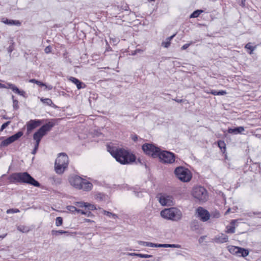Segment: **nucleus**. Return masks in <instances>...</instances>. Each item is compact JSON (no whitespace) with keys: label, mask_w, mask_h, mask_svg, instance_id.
<instances>
[{"label":"nucleus","mask_w":261,"mask_h":261,"mask_svg":"<svg viewBox=\"0 0 261 261\" xmlns=\"http://www.w3.org/2000/svg\"><path fill=\"white\" fill-rule=\"evenodd\" d=\"M149 247H164V244H154V243L150 242V243Z\"/></svg>","instance_id":"nucleus-40"},{"label":"nucleus","mask_w":261,"mask_h":261,"mask_svg":"<svg viewBox=\"0 0 261 261\" xmlns=\"http://www.w3.org/2000/svg\"><path fill=\"white\" fill-rule=\"evenodd\" d=\"M51 234L53 236H58L60 234H66L67 235L69 234V232L67 231L63 230H51Z\"/></svg>","instance_id":"nucleus-26"},{"label":"nucleus","mask_w":261,"mask_h":261,"mask_svg":"<svg viewBox=\"0 0 261 261\" xmlns=\"http://www.w3.org/2000/svg\"><path fill=\"white\" fill-rule=\"evenodd\" d=\"M17 229L18 231L22 233H28L32 229L29 226L23 225L17 226Z\"/></svg>","instance_id":"nucleus-23"},{"label":"nucleus","mask_w":261,"mask_h":261,"mask_svg":"<svg viewBox=\"0 0 261 261\" xmlns=\"http://www.w3.org/2000/svg\"><path fill=\"white\" fill-rule=\"evenodd\" d=\"M69 80L76 85L78 89H83L86 87V85L83 82L74 77H70Z\"/></svg>","instance_id":"nucleus-16"},{"label":"nucleus","mask_w":261,"mask_h":261,"mask_svg":"<svg viewBox=\"0 0 261 261\" xmlns=\"http://www.w3.org/2000/svg\"><path fill=\"white\" fill-rule=\"evenodd\" d=\"M173 100H174L175 101L177 102H178V103H181V102H182L184 101V99H177V98H175V99H172Z\"/></svg>","instance_id":"nucleus-57"},{"label":"nucleus","mask_w":261,"mask_h":261,"mask_svg":"<svg viewBox=\"0 0 261 261\" xmlns=\"http://www.w3.org/2000/svg\"><path fill=\"white\" fill-rule=\"evenodd\" d=\"M150 242H144V241H139L138 243L140 245H143L145 246L149 247Z\"/></svg>","instance_id":"nucleus-45"},{"label":"nucleus","mask_w":261,"mask_h":261,"mask_svg":"<svg viewBox=\"0 0 261 261\" xmlns=\"http://www.w3.org/2000/svg\"><path fill=\"white\" fill-rule=\"evenodd\" d=\"M29 82L32 83H35L40 87H42L43 86L45 85V83H42L39 81H38L36 79H31L29 80Z\"/></svg>","instance_id":"nucleus-35"},{"label":"nucleus","mask_w":261,"mask_h":261,"mask_svg":"<svg viewBox=\"0 0 261 261\" xmlns=\"http://www.w3.org/2000/svg\"><path fill=\"white\" fill-rule=\"evenodd\" d=\"M240 247H236L234 246H231L229 247V251L233 254H238V250Z\"/></svg>","instance_id":"nucleus-29"},{"label":"nucleus","mask_w":261,"mask_h":261,"mask_svg":"<svg viewBox=\"0 0 261 261\" xmlns=\"http://www.w3.org/2000/svg\"><path fill=\"white\" fill-rule=\"evenodd\" d=\"M214 242L217 243H226L228 241V236L224 233H221L219 236H216L213 239Z\"/></svg>","instance_id":"nucleus-15"},{"label":"nucleus","mask_w":261,"mask_h":261,"mask_svg":"<svg viewBox=\"0 0 261 261\" xmlns=\"http://www.w3.org/2000/svg\"><path fill=\"white\" fill-rule=\"evenodd\" d=\"M13 49L11 46H9L8 48V51L11 53L13 51Z\"/></svg>","instance_id":"nucleus-62"},{"label":"nucleus","mask_w":261,"mask_h":261,"mask_svg":"<svg viewBox=\"0 0 261 261\" xmlns=\"http://www.w3.org/2000/svg\"><path fill=\"white\" fill-rule=\"evenodd\" d=\"M67 208L69 211V212H84L82 210H78L76 207L74 206H67Z\"/></svg>","instance_id":"nucleus-33"},{"label":"nucleus","mask_w":261,"mask_h":261,"mask_svg":"<svg viewBox=\"0 0 261 261\" xmlns=\"http://www.w3.org/2000/svg\"><path fill=\"white\" fill-rule=\"evenodd\" d=\"M218 95H225L227 92L225 90H220L218 92Z\"/></svg>","instance_id":"nucleus-54"},{"label":"nucleus","mask_w":261,"mask_h":261,"mask_svg":"<svg viewBox=\"0 0 261 261\" xmlns=\"http://www.w3.org/2000/svg\"><path fill=\"white\" fill-rule=\"evenodd\" d=\"M76 206L79 207H85L88 211L100 210L101 208H97L94 204H90L87 202H79L76 203Z\"/></svg>","instance_id":"nucleus-14"},{"label":"nucleus","mask_w":261,"mask_h":261,"mask_svg":"<svg viewBox=\"0 0 261 261\" xmlns=\"http://www.w3.org/2000/svg\"><path fill=\"white\" fill-rule=\"evenodd\" d=\"M203 12L202 10H197L194 11L190 16V18H197L201 13Z\"/></svg>","instance_id":"nucleus-32"},{"label":"nucleus","mask_w":261,"mask_h":261,"mask_svg":"<svg viewBox=\"0 0 261 261\" xmlns=\"http://www.w3.org/2000/svg\"><path fill=\"white\" fill-rule=\"evenodd\" d=\"M173 197L169 195L163 194L159 198L160 203L164 206H171L173 204Z\"/></svg>","instance_id":"nucleus-12"},{"label":"nucleus","mask_w":261,"mask_h":261,"mask_svg":"<svg viewBox=\"0 0 261 261\" xmlns=\"http://www.w3.org/2000/svg\"><path fill=\"white\" fill-rule=\"evenodd\" d=\"M6 212H20L19 210L18 209H8L6 211Z\"/></svg>","instance_id":"nucleus-52"},{"label":"nucleus","mask_w":261,"mask_h":261,"mask_svg":"<svg viewBox=\"0 0 261 261\" xmlns=\"http://www.w3.org/2000/svg\"><path fill=\"white\" fill-rule=\"evenodd\" d=\"M95 198L98 201H105L108 199V197L106 194L102 193H98L95 194Z\"/></svg>","instance_id":"nucleus-22"},{"label":"nucleus","mask_w":261,"mask_h":261,"mask_svg":"<svg viewBox=\"0 0 261 261\" xmlns=\"http://www.w3.org/2000/svg\"><path fill=\"white\" fill-rule=\"evenodd\" d=\"M190 229L193 231L199 233V225L197 220H193L190 224Z\"/></svg>","instance_id":"nucleus-20"},{"label":"nucleus","mask_w":261,"mask_h":261,"mask_svg":"<svg viewBox=\"0 0 261 261\" xmlns=\"http://www.w3.org/2000/svg\"><path fill=\"white\" fill-rule=\"evenodd\" d=\"M218 145L223 152L226 150V144L224 141L219 140L218 141Z\"/></svg>","instance_id":"nucleus-31"},{"label":"nucleus","mask_w":261,"mask_h":261,"mask_svg":"<svg viewBox=\"0 0 261 261\" xmlns=\"http://www.w3.org/2000/svg\"><path fill=\"white\" fill-rule=\"evenodd\" d=\"M104 214H106V215L110 218L112 217L115 219L117 218V216L115 213H104Z\"/></svg>","instance_id":"nucleus-48"},{"label":"nucleus","mask_w":261,"mask_h":261,"mask_svg":"<svg viewBox=\"0 0 261 261\" xmlns=\"http://www.w3.org/2000/svg\"><path fill=\"white\" fill-rule=\"evenodd\" d=\"M7 233L0 235V239L1 240L3 239L4 238H5L7 236Z\"/></svg>","instance_id":"nucleus-60"},{"label":"nucleus","mask_w":261,"mask_h":261,"mask_svg":"<svg viewBox=\"0 0 261 261\" xmlns=\"http://www.w3.org/2000/svg\"><path fill=\"white\" fill-rule=\"evenodd\" d=\"M246 0H240L239 1V4L241 6L244 7L245 6Z\"/></svg>","instance_id":"nucleus-53"},{"label":"nucleus","mask_w":261,"mask_h":261,"mask_svg":"<svg viewBox=\"0 0 261 261\" xmlns=\"http://www.w3.org/2000/svg\"><path fill=\"white\" fill-rule=\"evenodd\" d=\"M192 194L195 198L201 202L206 201L208 198L207 190L200 186L194 187L192 190Z\"/></svg>","instance_id":"nucleus-7"},{"label":"nucleus","mask_w":261,"mask_h":261,"mask_svg":"<svg viewBox=\"0 0 261 261\" xmlns=\"http://www.w3.org/2000/svg\"><path fill=\"white\" fill-rule=\"evenodd\" d=\"M245 48L249 49V54H251L253 51L255 49V47L252 46L251 45V43L249 42L245 45Z\"/></svg>","instance_id":"nucleus-36"},{"label":"nucleus","mask_w":261,"mask_h":261,"mask_svg":"<svg viewBox=\"0 0 261 261\" xmlns=\"http://www.w3.org/2000/svg\"><path fill=\"white\" fill-rule=\"evenodd\" d=\"M174 210L175 208L174 207H171L170 208H165L164 210H162L160 212H175Z\"/></svg>","instance_id":"nucleus-43"},{"label":"nucleus","mask_w":261,"mask_h":261,"mask_svg":"<svg viewBox=\"0 0 261 261\" xmlns=\"http://www.w3.org/2000/svg\"><path fill=\"white\" fill-rule=\"evenodd\" d=\"M212 214L211 215L210 213H197L196 216L203 222L207 221L210 217L216 218L220 217V213H212Z\"/></svg>","instance_id":"nucleus-13"},{"label":"nucleus","mask_w":261,"mask_h":261,"mask_svg":"<svg viewBox=\"0 0 261 261\" xmlns=\"http://www.w3.org/2000/svg\"><path fill=\"white\" fill-rule=\"evenodd\" d=\"M68 156L65 153H60L56 160L55 170L57 174H62L68 167Z\"/></svg>","instance_id":"nucleus-4"},{"label":"nucleus","mask_w":261,"mask_h":261,"mask_svg":"<svg viewBox=\"0 0 261 261\" xmlns=\"http://www.w3.org/2000/svg\"><path fill=\"white\" fill-rule=\"evenodd\" d=\"M140 253H129L128 255L130 256H137V255H139Z\"/></svg>","instance_id":"nucleus-59"},{"label":"nucleus","mask_w":261,"mask_h":261,"mask_svg":"<svg viewBox=\"0 0 261 261\" xmlns=\"http://www.w3.org/2000/svg\"><path fill=\"white\" fill-rule=\"evenodd\" d=\"M218 91L215 90H211L210 92H207V93L212 94L214 95H218Z\"/></svg>","instance_id":"nucleus-50"},{"label":"nucleus","mask_w":261,"mask_h":261,"mask_svg":"<svg viewBox=\"0 0 261 261\" xmlns=\"http://www.w3.org/2000/svg\"><path fill=\"white\" fill-rule=\"evenodd\" d=\"M174 174L176 177L182 182H189L192 178L191 171L182 166H179L174 170Z\"/></svg>","instance_id":"nucleus-6"},{"label":"nucleus","mask_w":261,"mask_h":261,"mask_svg":"<svg viewBox=\"0 0 261 261\" xmlns=\"http://www.w3.org/2000/svg\"><path fill=\"white\" fill-rule=\"evenodd\" d=\"M55 123L53 121H49L45 124L43 125L39 129L36 131L33 135V139L35 143L39 144L41 140L47 132H49L55 126Z\"/></svg>","instance_id":"nucleus-5"},{"label":"nucleus","mask_w":261,"mask_h":261,"mask_svg":"<svg viewBox=\"0 0 261 261\" xmlns=\"http://www.w3.org/2000/svg\"><path fill=\"white\" fill-rule=\"evenodd\" d=\"M45 52L46 53H48L49 52V47H46L45 49Z\"/></svg>","instance_id":"nucleus-61"},{"label":"nucleus","mask_w":261,"mask_h":261,"mask_svg":"<svg viewBox=\"0 0 261 261\" xmlns=\"http://www.w3.org/2000/svg\"><path fill=\"white\" fill-rule=\"evenodd\" d=\"M1 21L2 22L4 23L5 24L10 25H15L19 26V25H20V24H21V23L19 20H11V19H8L5 17L2 18Z\"/></svg>","instance_id":"nucleus-18"},{"label":"nucleus","mask_w":261,"mask_h":261,"mask_svg":"<svg viewBox=\"0 0 261 261\" xmlns=\"http://www.w3.org/2000/svg\"><path fill=\"white\" fill-rule=\"evenodd\" d=\"M51 178L56 184H60L61 183V179L60 178H56L55 177H53Z\"/></svg>","instance_id":"nucleus-44"},{"label":"nucleus","mask_w":261,"mask_h":261,"mask_svg":"<svg viewBox=\"0 0 261 261\" xmlns=\"http://www.w3.org/2000/svg\"><path fill=\"white\" fill-rule=\"evenodd\" d=\"M161 216L166 219L177 221L182 218L181 213H160Z\"/></svg>","instance_id":"nucleus-11"},{"label":"nucleus","mask_w":261,"mask_h":261,"mask_svg":"<svg viewBox=\"0 0 261 261\" xmlns=\"http://www.w3.org/2000/svg\"><path fill=\"white\" fill-rule=\"evenodd\" d=\"M142 149L146 154L153 158H156L159 155L161 149L152 144L145 143L142 146Z\"/></svg>","instance_id":"nucleus-8"},{"label":"nucleus","mask_w":261,"mask_h":261,"mask_svg":"<svg viewBox=\"0 0 261 261\" xmlns=\"http://www.w3.org/2000/svg\"><path fill=\"white\" fill-rule=\"evenodd\" d=\"M63 224V219L61 217H58L56 218V225L57 226H59L62 225Z\"/></svg>","instance_id":"nucleus-38"},{"label":"nucleus","mask_w":261,"mask_h":261,"mask_svg":"<svg viewBox=\"0 0 261 261\" xmlns=\"http://www.w3.org/2000/svg\"><path fill=\"white\" fill-rule=\"evenodd\" d=\"M8 180L10 184H27L36 187H40L41 186L38 181L27 172L12 173L9 176Z\"/></svg>","instance_id":"nucleus-2"},{"label":"nucleus","mask_w":261,"mask_h":261,"mask_svg":"<svg viewBox=\"0 0 261 261\" xmlns=\"http://www.w3.org/2000/svg\"><path fill=\"white\" fill-rule=\"evenodd\" d=\"M137 256L141 257V258H150L152 257L153 256L152 255L145 254L140 253L139 255H137Z\"/></svg>","instance_id":"nucleus-42"},{"label":"nucleus","mask_w":261,"mask_h":261,"mask_svg":"<svg viewBox=\"0 0 261 261\" xmlns=\"http://www.w3.org/2000/svg\"><path fill=\"white\" fill-rule=\"evenodd\" d=\"M195 212H208L207 210L204 209L202 207H198L196 209Z\"/></svg>","instance_id":"nucleus-47"},{"label":"nucleus","mask_w":261,"mask_h":261,"mask_svg":"<svg viewBox=\"0 0 261 261\" xmlns=\"http://www.w3.org/2000/svg\"><path fill=\"white\" fill-rule=\"evenodd\" d=\"M11 123V121H7L4 124H2L1 128L0 129V132H2L5 128H6Z\"/></svg>","instance_id":"nucleus-41"},{"label":"nucleus","mask_w":261,"mask_h":261,"mask_svg":"<svg viewBox=\"0 0 261 261\" xmlns=\"http://www.w3.org/2000/svg\"><path fill=\"white\" fill-rule=\"evenodd\" d=\"M84 222H93V223H94V221L91 220L89 219H84Z\"/></svg>","instance_id":"nucleus-58"},{"label":"nucleus","mask_w":261,"mask_h":261,"mask_svg":"<svg viewBox=\"0 0 261 261\" xmlns=\"http://www.w3.org/2000/svg\"><path fill=\"white\" fill-rule=\"evenodd\" d=\"M12 98L13 99V108L14 110H17L19 107L18 105V101L17 99H14V96L13 95L12 96Z\"/></svg>","instance_id":"nucleus-34"},{"label":"nucleus","mask_w":261,"mask_h":261,"mask_svg":"<svg viewBox=\"0 0 261 261\" xmlns=\"http://www.w3.org/2000/svg\"><path fill=\"white\" fill-rule=\"evenodd\" d=\"M180 248L181 247V245L179 244H164V248Z\"/></svg>","instance_id":"nucleus-37"},{"label":"nucleus","mask_w":261,"mask_h":261,"mask_svg":"<svg viewBox=\"0 0 261 261\" xmlns=\"http://www.w3.org/2000/svg\"><path fill=\"white\" fill-rule=\"evenodd\" d=\"M206 237V236H201L199 239V243H201L203 242V240L205 239V238Z\"/></svg>","instance_id":"nucleus-55"},{"label":"nucleus","mask_w":261,"mask_h":261,"mask_svg":"<svg viewBox=\"0 0 261 261\" xmlns=\"http://www.w3.org/2000/svg\"><path fill=\"white\" fill-rule=\"evenodd\" d=\"M14 92L24 97H27V95L25 92L23 90H20L15 85H10L8 86Z\"/></svg>","instance_id":"nucleus-19"},{"label":"nucleus","mask_w":261,"mask_h":261,"mask_svg":"<svg viewBox=\"0 0 261 261\" xmlns=\"http://www.w3.org/2000/svg\"><path fill=\"white\" fill-rule=\"evenodd\" d=\"M158 158L161 160L162 163L165 164H172L175 160V154L166 150L161 151L160 150Z\"/></svg>","instance_id":"nucleus-9"},{"label":"nucleus","mask_w":261,"mask_h":261,"mask_svg":"<svg viewBox=\"0 0 261 261\" xmlns=\"http://www.w3.org/2000/svg\"><path fill=\"white\" fill-rule=\"evenodd\" d=\"M195 42H193V41H191L190 43H186V44H185L184 45H182V46L181 47V50H185L187 48H188L191 45H192L193 44H194Z\"/></svg>","instance_id":"nucleus-39"},{"label":"nucleus","mask_w":261,"mask_h":261,"mask_svg":"<svg viewBox=\"0 0 261 261\" xmlns=\"http://www.w3.org/2000/svg\"><path fill=\"white\" fill-rule=\"evenodd\" d=\"M10 85H13V84H11V83H7L6 85H4V84L0 83V88L10 89V88H9L8 87Z\"/></svg>","instance_id":"nucleus-49"},{"label":"nucleus","mask_w":261,"mask_h":261,"mask_svg":"<svg viewBox=\"0 0 261 261\" xmlns=\"http://www.w3.org/2000/svg\"><path fill=\"white\" fill-rule=\"evenodd\" d=\"M3 118L5 119H10V118L8 117V116H6L5 115L3 116Z\"/></svg>","instance_id":"nucleus-63"},{"label":"nucleus","mask_w":261,"mask_h":261,"mask_svg":"<svg viewBox=\"0 0 261 261\" xmlns=\"http://www.w3.org/2000/svg\"><path fill=\"white\" fill-rule=\"evenodd\" d=\"M244 131V127L243 126H239L234 128H229L227 132L231 134H241Z\"/></svg>","instance_id":"nucleus-17"},{"label":"nucleus","mask_w":261,"mask_h":261,"mask_svg":"<svg viewBox=\"0 0 261 261\" xmlns=\"http://www.w3.org/2000/svg\"><path fill=\"white\" fill-rule=\"evenodd\" d=\"M13 142L10 137L3 140L1 143V147H6Z\"/></svg>","instance_id":"nucleus-25"},{"label":"nucleus","mask_w":261,"mask_h":261,"mask_svg":"<svg viewBox=\"0 0 261 261\" xmlns=\"http://www.w3.org/2000/svg\"><path fill=\"white\" fill-rule=\"evenodd\" d=\"M239 250H238L239 251H238V255L241 254L240 256H241L246 257L249 254V251H248V250L247 249H246L240 247L239 248Z\"/></svg>","instance_id":"nucleus-27"},{"label":"nucleus","mask_w":261,"mask_h":261,"mask_svg":"<svg viewBox=\"0 0 261 261\" xmlns=\"http://www.w3.org/2000/svg\"><path fill=\"white\" fill-rule=\"evenodd\" d=\"M137 162H139L140 164H142V163L141 162V160L140 159H138Z\"/></svg>","instance_id":"nucleus-64"},{"label":"nucleus","mask_w":261,"mask_h":261,"mask_svg":"<svg viewBox=\"0 0 261 261\" xmlns=\"http://www.w3.org/2000/svg\"><path fill=\"white\" fill-rule=\"evenodd\" d=\"M40 100L43 103L45 104L46 105L49 106H51L52 105L55 106V105L53 103L51 99L50 98H41L40 99Z\"/></svg>","instance_id":"nucleus-30"},{"label":"nucleus","mask_w":261,"mask_h":261,"mask_svg":"<svg viewBox=\"0 0 261 261\" xmlns=\"http://www.w3.org/2000/svg\"><path fill=\"white\" fill-rule=\"evenodd\" d=\"M23 133L21 131H19L15 134L10 136L13 142L15 141L18 140L21 136H22Z\"/></svg>","instance_id":"nucleus-28"},{"label":"nucleus","mask_w":261,"mask_h":261,"mask_svg":"<svg viewBox=\"0 0 261 261\" xmlns=\"http://www.w3.org/2000/svg\"><path fill=\"white\" fill-rule=\"evenodd\" d=\"M44 86L45 87V89L48 90H51L53 88L52 85H46L45 84Z\"/></svg>","instance_id":"nucleus-56"},{"label":"nucleus","mask_w":261,"mask_h":261,"mask_svg":"<svg viewBox=\"0 0 261 261\" xmlns=\"http://www.w3.org/2000/svg\"><path fill=\"white\" fill-rule=\"evenodd\" d=\"M44 121V120L34 119L30 120L27 122V134L29 135L32 131L37 127L40 126Z\"/></svg>","instance_id":"nucleus-10"},{"label":"nucleus","mask_w":261,"mask_h":261,"mask_svg":"<svg viewBox=\"0 0 261 261\" xmlns=\"http://www.w3.org/2000/svg\"><path fill=\"white\" fill-rule=\"evenodd\" d=\"M176 36V34H173V35L168 37L166 39V41H164L162 43V46H163L165 48H168L171 44V40Z\"/></svg>","instance_id":"nucleus-24"},{"label":"nucleus","mask_w":261,"mask_h":261,"mask_svg":"<svg viewBox=\"0 0 261 261\" xmlns=\"http://www.w3.org/2000/svg\"><path fill=\"white\" fill-rule=\"evenodd\" d=\"M107 149L116 160L121 164H130L135 162L136 160L135 154L124 148L108 145Z\"/></svg>","instance_id":"nucleus-1"},{"label":"nucleus","mask_w":261,"mask_h":261,"mask_svg":"<svg viewBox=\"0 0 261 261\" xmlns=\"http://www.w3.org/2000/svg\"><path fill=\"white\" fill-rule=\"evenodd\" d=\"M39 145V144L35 143L34 149L32 151V154H35L36 153V152L38 149Z\"/></svg>","instance_id":"nucleus-46"},{"label":"nucleus","mask_w":261,"mask_h":261,"mask_svg":"<svg viewBox=\"0 0 261 261\" xmlns=\"http://www.w3.org/2000/svg\"><path fill=\"white\" fill-rule=\"evenodd\" d=\"M71 185L76 189L89 191L92 189V184L79 176L74 175L69 179Z\"/></svg>","instance_id":"nucleus-3"},{"label":"nucleus","mask_w":261,"mask_h":261,"mask_svg":"<svg viewBox=\"0 0 261 261\" xmlns=\"http://www.w3.org/2000/svg\"><path fill=\"white\" fill-rule=\"evenodd\" d=\"M237 220H232L230 222L231 226H227V230L225 231L227 233H233L235 232V224L237 222Z\"/></svg>","instance_id":"nucleus-21"},{"label":"nucleus","mask_w":261,"mask_h":261,"mask_svg":"<svg viewBox=\"0 0 261 261\" xmlns=\"http://www.w3.org/2000/svg\"><path fill=\"white\" fill-rule=\"evenodd\" d=\"M131 137L132 139L135 142H136L138 140V136L136 134L132 135Z\"/></svg>","instance_id":"nucleus-51"}]
</instances>
